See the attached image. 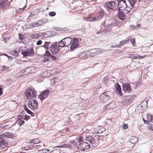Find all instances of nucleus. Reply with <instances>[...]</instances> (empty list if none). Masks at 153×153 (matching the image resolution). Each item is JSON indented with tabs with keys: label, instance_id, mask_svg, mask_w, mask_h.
I'll return each instance as SVG.
<instances>
[{
	"label": "nucleus",
	"instance_id": "1",
	"mask_svg": "<svg viewBox=\"0 0 153 153\" xmlns=\"http://www.w3.org/2000/svg\"><path fill=\"white\" fill-rule=\"evenodd\" d=\"M14 137L13 134L8 132L3 133L2 134L0 135V145L3 149L6 147L8 146V143L7 139V138L13 139Z\"/></svg>",
	"mask_w": 153,
	"mask_h": 153
},
{
	"label": "nucleus",
	"instance_id": "2",
	"mask_svg": "<svg viewBox=\"0 0 153 153\" xmlns=\"http://www.w3.org/2000/svg\"><path fill=\"white\" fill-rule=\"evenodd\" d=\"M116 1H108L106 2L104 5L105 9L109 12H114V13H112L115 14L117 13V9H116L117 3Z\"/></svg>",
	"mask_w": 153,
	"mask_h": 153
},
{
	"label": "nucleus",
	"instance_id": "3",
	"mask_svg": "<svg viewBox=\"0 0 153 153\" xmlns=\"http://www.w3.org/2000/svg\"><path fill=\"white\" fill-rule=\"evenodd\" d=\"M117 4V10H120L123 11L125 10L127 11L126 12H125V13H127L131 11V7H129V6L128 5V2L125 0H121L119 1Z\"/></svg>",
	"mask_w": 153,
	"mask_h": 153
},
{
	"label": "nucleus",
	"instance_id": "4",
	"mask_svg": "<svg viewBox=\"0 0 153 153\" xmlns=\"http://www.w3.org/2000/svg\"><path fill=\"white\" fill-rule=\"evenodd\" d=\"M51 43V42H45V44L43 45V47L47 50H48V47ZM45 58L47 59L48 61H55L56 59V57L52 55L49 51H46L45 54Z\"/></svg>",
	"mask_w": 153,
	"mask_h": 153
},
{
	"label": "nucleus",
	"instance_id": "5",
	"mask_svg": "<svg viewBox=\"0 0 153 153\" xmlns=\"http://www.w3.org/2000/svg\"><path fill=\"white\" fill-rule=\"evenodd\" d=\"M25 95L26 99L28 100L35 97L37 95V94L36 91L34 89L27 88L25 91Z\"/></svg>",
	"mask_w": 153,
	"mask_h": 153
},
{
	"label": "nucleus",
	"instance_id": "6",
	"mask_svg": "<svg viewBox=\"0 0 153 153\" xmlns=\"http://www.w3.org/2000/svg\"><path fill=\"white\" fill-rule=\"evenodd\" d=\"M111 92L106 91L102 94L100 97V101L102 102H106L111 99Z\"/></svg>",
	"mask_w": 153,
	"mask_h": 153
},
{
	"label": "nucleus",
	"instance_id": "7",
	"mask_svg": "<svg viewBox=\"0 0 153 153\" xmlns=\"http://www.w3.org/2000/svg\"><path fill=\"white\" fill-rule=\"evenodd\" d=\"M104 25H105V26L104 27L103 26H102L100 27V30L97 32V34L100 33H105L108 31H110L111 30L112 27L114 26H112V25H108V24H104Z\"/></svg>",
	"mask_w": 153,
	"mask_h": 153
},
{
	"label": "nucleus",
	"instance_id": "8",
	"mask_svg": "<svg viewBox=\"0 0 153 153\" xmlns=\"http://www.w3.org/2000/svg\"><path fill=\"white\" fill-rule=\"evenodd\" d=\"M86 142H89V144L93 147H95L97 146V143H96V140L91 136H87L85 138Z\"/></svg>",
	"mask_w": 153,
	"mask_h": 153
},
{
	"label": "nucleus",
	"instance_id": "9",
	"mask_svg": "<svg viewBox=\"0 0 153 153\" xmlns=\"http://www.w3.org/2000/svg\"><path fill=\"white\" fill-rule=\"evenodd\" d=\"M34 51L33 49H27L25 50L24 51L19 52V54H22L23 56L25 57L27 56H31L34 54Z\"/></svg>",
	"mask_w": 153,
	"mask_h": 153
},
{
	"label": "nucleus",
	"instance_id": "10",
	"mask_svg": "<svg viewBox=\"0 0 153 153\" xmlns=\"http://www.w3.org/2000/svg\"><path fill=\"white\" fill-rule=\"evenodd\" d=\"M38 104L37 101L34 99L30 100L28 102V106L31 109L37 108Z\"/></svg>",
	"mask_w": 153,
	"mask_h": 153
},
{
	"label": "nucleus",
	"instance_id": "11",
	"mask_svg": "<svg viewBox=\"0 0 153 153\" xmlns=\"http://www.w3.org/2000/svg\"><path fill=\"white\" fill-rule=\"evenodd\" d=\"M104 24H108L112 25V26H115L117 25V22L116 20L112 18H109L106 19L104 23L102 24V26H104Z\"/></svg>",
	"mask_w": 153,
	"mask_h": 153
},
{
	"label": "nucleus",
	"instance_id": "12",
	"mask_svg": "<svg viewBox=\"0 0 153 153\" xmlns=\"http://www.w3.org/2000/svg\"><path fill=\"white\" fill-rule=\"evenodd\" d=\"M49 49L50 51L53 54H56L59 51V48L57 46V42L54 44H51Z\"/></svg>",
	"mask_w": 153,
	"mask_h": 153
},
{
	"label": "nucleus",
	"instance_id": "13",
	"mask_svg": "<svg viewBox=\"0 0 153 153\" xmlns=\"http://www.w3.org/2000/svg\"><path fill=\"white\" fill-rule=\"evenodd\" d=\"M91 145L87 142H84L79 144L78 148L82 151H85L90 148Z\"/></svg>",
	"mask_w": 153,
	"mask_h": 153
},
{
	"label": "nucleus",
	"instance_id": "14",
	"mask_svg": "<svg viewBox=\"0 0 153 153\" xmlns=\"http://www.w3.org/2000/svg\"><path fill=\"white\" fill-rule=\"evenodd\" d=\"M50 92V91L48 90L44 91L41 94L38 95L39 98L42 101L47 97Z\"/></svg>",
	"mask_w": 153,
	"mask_h": 153
},
{
	"label": "nucleus",
	"instance_id": "15",
	"mask_svg": "<svg viewBox=\"0 0 153 153\" xmlns=\"http://www.w3.org/2000/svg\"><path fill=\"white\" fill-rule=\"evenodd\" d=\"M78 42V40L77 39L75 38H74L73 40H72L71 45L70 47V49L71 50H73L78 46L79 45Z\"/></svg>",
	"mask_w": 153,
	"mask_h": 153
},
{
	"label": "nucleus",
	"instance_id": "16",
	"mask_svg": "<svg viewBox=\"0 0 153 153\" xmlns=\"http://www.w3.org/2000/svg\"><path fill=\"white\" fill-rule=\"evenodd\" d=\"M8 5L7 0H0V8L6 9Z\"/></svg>",
	"mask_w": 153,
	"mask_h": 153
},
{
	"label": "nucleus",
	"instance_id": "17",
	"mask_svg": "<svg viewBox=\"0 0 153 153\" xmlns=\"http://www.w3.org/2000/svg\"><path fill=\"white\" fill-rule=\"evenodd\" d=\"M63 42H64L65 46H68L71 44L72 42V39L69 37H66L63 39Z\"/></svg>",
	"mask_w": 153,
	"mask_h": 153
},
{
	"label": "nucleus",
	"instance_id": "18",
	"mask_svg": "<svg viewBox=\"0 0 153 153\" xmlns=\"http://www.w3.org/2000/svg\"><path fill=\"white\" fill-rule=\"evenodd\" d=\"M130 84L128 83H126L123 85V91H126L128 93L131 91Z\"/></svg>",
	"mask_w": 153,
	"mask_h": 153
},
{
	"label": "nucleus",
	"instance_id": "19",
	"mask_svg": "<svg viewBox=\"0 0 153 153\" xmlns=\"http://www.w3.org/2000/svg\"><path fill=\"white\" fill-rule=\"evenodd\" d=\"M118 12V17L121 20H124L126 19V15L124 13L123 11L120 10H118L117 12Z\"/></svg>",
	"mask_w": 153,
	"mask_h": 153
},
{
	"label": "nucleus",
	"instance_id": "20",
	"mask_svg": "<svg viewBox=\"0 0 153 153\" xmlns=\"http://www.w3.org/2000/svg\"><path fill=\"white\" fill-rule=\"evenodd\" d=\"M128 3V5L129 6V7H131V10L132 8H133L134 4L136 3L137 0H127Z\"/></svg>",
	"mask_w": 153,
	"mask_h": 153
},
{
	"label": "nucleus",
	"instance_id": "21",
	"mask_svg": "<svg viewBox=\"0 0 153 153\" xmlns=\"http://www.w3.org/2000/svg\"><path fill=\"white\" fill-rule=\"evenodd\" d=\"M115 87L117 93H118L120 96L123 95V94L122 92L120 86L118 83L116 85Z\"/></svg>",
	"mask_w": 153,
	"mask_h": 153
},
{
	"label": "nucleus",
	"instance_id": "22",
	"mask_svg": "<svg viewBox=\"0 0 153 153\" xmlns=\"http://www.w3.org/2000/svg\"><path fill=\"white\" fill-rule=\"evenodd\" d=\"M103 15L101 13H99L97 14V17L94 18L92 20H90V21H97L101 19L103 16Z\"/></svg>",
	"mask_w": 153,
	"mask_h": 153
},
{
	"label": "nucleus",
	"instance_id": "23",
	"mask_svg": "<svg viewBox=\"0 0 153 153\" xmlns=\"http://www.w3.org/2000/svg\"><path fill=\"white\" fill-rule=\"evenodd\" d=\"M130 142L133 144H135L138 142V138L136 137L133 136L131 137Z\"/></svg>",
	"mask_w": 153,
	"mask_h": 153
},
{
	"label": "nucleus",
	"instance_id": "24",
	"mask_svg": "<svg viewBox=\"0 0 153 153\" xmlns=\"http://www.w3.org/2000/svg\"><path fill=\"white\" fill-rule=\"evenodd\" d=\"M129 56L130 57L131 56V57L133 58H137L138 59H141L144 58L145 56H141L137 54H130L129 55Z\"/></svg>",
	"mask_w": 153,
	"mask_h": 153
},
{
	"label": "nucleus",
	"instance_id": "25",
	"mask_svg": "<svg viewBox=\"0 0 153 153\" xmlns=\"http://www.w3.org/2000/svg\"><path fill=\"white\" fill-rule=\"evenodd\" d=\"M26 71H27V74L33 72L35 69V68L34 67H29L27 68Z\"/></svg>",
	"mask_w": 153,
	"mask_h": 153
},
{
	"label": "nucleus",
	"instance_id": "26",
	"mask_svg": "<svg viewBox=\"0 0 153 153\" xmlns=\"http://www.w3.org/2000/svg\"><path fill=\"white\" fill-rule=\"evenodd\" d=\"M47 20L46 19H40L37 22H38V25L39 26L42 25L47 22Z\"/></svg>",
	"mask_w": 153,
	"mask_h": 153
},
{
	"label": "nucleus",
	"instance_id": "27",
	"mask_svg": "<svg viewBox=\"0 0 153 153\" xmlns=\"http://www.w3.org/2000/svg\"><path fill=\"white\" fill-rule=\"evenodd\" d=\"M40 140L38 138H35L30 141V143L37 144L40 142Z\"/></svg>",
	"mask_w": 153,
	"mask_h": 153
},
{
	"label": "nucleus",
	"instance_id": "28",
	"mask_svg": "<svg viewBox=\"0 0 153 153\" xmlns=\"http://www.w3.org/2000/svg\"><path fill=\"white\" fill-rule=\"evenodd\" d=\"M60 153V149L58 147L57 148H55L54 149L51 151L50 153Z\"/></svg>",
	"mask_w": 153,
	"mask_h": 153
},
{
	"label": "nucleus",
	"instance_id": "29",
	"mask_svg": "<svg viewBox=\"0 0 153 153\" xmlns=\"http://www.w3.org/2000/svg\"><path fill=\"white\" fill-rule=\"evenodd\" d=\"M126 43L125 40L122 41L120 42L119 44L117 45H115V46L118 48H120L124 45Z\"/></svg>",
	"mask_w": 153,
	"mask_h": 153
},
{
	"label": "nucleus",
	"instance_id": "30",
	"mask_svg": "<svg viewBox=\"0 0 153 153\" xmlns=\"http://www.w3.org/2000/svg\"><path fill=\"white\" fill-rule=\"evenodd\" d=\"M58 45L59 47H65V44L63 42V39H62L61 41H59L58 42Z\"/></svg>",
	"mask_w": 153,
	"mask_h": 153
},
{
	"label": "nucleus",
	"instance_id": "31",
	"mask_svg": "<svg viewBox=\"0 0 153 153\" xmlns=\"http://www.w3.org/2000/svg\"><path fill=\"white\" fill-rule=\"evenodd\" d=\"M38 23V22L32 23L30 24V27L31 28L38 27L39 26V25Z\"/></svg>",
	"mask_w": 153,
	"mask_h": 153
},
{
	"label": "nucleus",
	"instance_id": "32",
	"mask_svg": "<svg viewBox=\"0 0 153 153\" xmlns=\"http://www.w3.org/2000/svg\"><path fill=\"white\" fill-rule=\"evenodd\" d=\"M17 123H18V125L20 126L25 123V121L24 120H17Z\"/></svg>",
	"mask_w": 153,
	"mask_h": 153
},
{
	"label": "nucleus",
	"instance_id": "33",
	"mask_svg": "<svg viewBox=\"0 0 153 153\" xmlns=\"http://www.w3.org/2000/svg\"><path fill=\"white\" fill-rule=\"evenodd\" d=\"M96 50L94 49L91 51L90 52V54L91 56H93L96 54Z\"/></svg>",
	"mask_w": 153,
	"mask_h": 153
},
{
	"label": "nucleus",
	"instance_id": "34",
	"mask_svg": "<svg viewBox=\"0 0 153 153\" xmlns=\"http://www.w3.org/2000/svg\"><path fill=\"white\" fill-rule=\"evenodd\" d=\"M22 75H26L28 74L27 73L26 69L25 68L23 69L20 72Z\"/></svg>",
	"mask_w": 153,
	"mask_h": 153
},
{
	"label": "nucleus",
	"instance_id": "35",
	"mask_svg": "<svg viewBox=\"0 0 153 153\" xmlns=\"http://www.w3.org/2000/svg\"><path fill=\"white\" fill-rule=\"evenodd\" d=\"M25 115H19L17 116L18 118L17 120H24Z\"/></svg>",
	"mask_w": 153,
	"mask_h": 153
},
{
	"label": "nucleus",
	"instance_id": "36",
	"mask_svg": "<svg viewBox=\"0 0 153 153\" xmlns=\"http://www.w3.org/2000/svg\"><path fill=\"white\" fill-rule=\"evenodd\" d=\"M9 68L10 67H6L5 66H3L2 67L1 70L2 71H8L9 70Z\"/></svg>",
	"mask_w": 153,
	"mask_h": 153
},
{
	"label": "nucleus",
	"instance_id": "37",
	"mask_svg": "<svg viewBox=\"0 0 153 153\" xmlns=\"http://www.w3.org/2000/svg\"><path fill=\"white\" fill-rule=\"evenodd\" d=\"M61 147H63V148H67L68 149L71 148V146L70 145L68 144H63L62 145H61L60 146Z\"/></svg>",
	"mask_w": 153,
	"mask_h": 153
},
{
	"label": "nucleus",
	"instance_id": "38",
	"mask_svg": "<svg viewBox=\"0 0 153 153\" xmlns=\"http://www.w3.org/2000/svg\"><path fill=\"white\" fill-rule=\"evenodd\" d=\"M48 151L46 149H43L42 150H39L38 153H46V152Z\"/></svg>",
	"mask_w": 153,
	"mask_h": 153
},
{
	"label": "nucleus",
	"instance_id": "39",
	"mask_svg": "<svg viewBox=\"0 0 153 153\" xmlns=\"http://www.w3.org/2000/svg\"><path fill=\"white\" fill-rule=\"evenodd\" d=\"M56 15V12H54V11L51 12L49 13V15L50 16H51V17L53 16H55Z\"/></svg>",
	"mask_w": 153,
	"mask_h": 153
},
{
	"label": "nucleus",
	"instance_id": "40",
	"mask_svg": "<svg viewBox=\"0 0 153 153\" xmlns=\"http://www.w3.org/2000/svg\"><path fill=\"white\" fill-rule=\"evenodd\" d=\"M24 107L25 110L29 114L31 113V111L27 107V106L26 105H24Z\"/></svg>",
	"mask_w": 153,
	"mask_h": 153
},
{
	"label": "nucleus",
	"instance_id": "41",
	"mask_svg": "<svg viewBox=\"0 0 153 153\" xmlns=\"http://www.w3.org/2000/svg\"><path fill=\"white\" fill-rule=\"evenodd\" d=\"M148 115V119L149 121H152V116L151 114L148 115Z\"/></svg>",
	"mask_w": 153,
	"mask_h": 153
},
{
	"label": "nucleus",
	"instance_id": "42",
	"mask_svg": "<svg viewBox=\"0 0 153 153\" xmlns=\"http://www.w3.org/2000/svg\"><path fill=\"white\" fill-rule=\"evenodd\" d=\"M124 99L126 100H129L131 99V96L130 95L126 96L124 97Z\"/></svg>",
	"mask_w": 153,
	"mask_h": 153
},
{
	"label": "nucleus",
	"instance_id": "43",
	"mask_svg": "<svg viewBox=\"0 0 153 153\" xmlns=\"http://www.w3.org/2000/svg\"><path fill=\"white\" fill-rule=\"evenodd\" d=\"M101 130L98 131V132H99V133H101L102 132L104 131H105V128L104 127H101Z\"/></svg>",
	"mask_w": 153,
	"mask_h": 153
},
{
	"label": "nucleus",
	"instance_id": "44",
	"mask_svg": "<svg viewBox=\"0 0 153 153\" xmlns=\"http://www.w3.org/2000/svg\"><path fill=\"white\" fill-rule=\"evenodd\" d=\"M123 129H126L128 128V124H124L123 126Z\"/></svg>",
	"mask_w": 153,
	"mask_h": 153
},
{
	"label": "nucleus",
	"instance_id": "45",
	"mask_svg": "<svg viewBox=\"0 0 153 153\" xmlns=\"http://www.w3.org/2000/svg\"><path fill=\"white\" fill-rule=\"evenodd\" d=\"M42 43V42L41 40H39L37 41L36 42V45H39L41 44Z\"/></svg>",
	"mask_w": 153,
	"mask_h": 153
},
{
	"label": "nucleus",
	"instance_id": "46",
	"mask_svg": "<svg viewBox=\"0 0 153 153\" xmlns=\"http://www.w3.org/2000/svg\"><path fill=\"white\" fill-rule=\"evenodd\" d=\"M30 116H27L26 115H25V117H24V120L27 121L30 119Z\"/></svg>",
	"mask_w": 153,
	"mask_h": 153
},
{
	"label": "nucleus",
	"instance_id": "47",
	"mask_svg": "<svg viewBox=\"0 0 153 153\" xmlns=\"http://www.w3.org/2000/svg\"><path fill=\"white\" fill-rule=\"evenodd\" d=\"M19 38L21 40H23L24 39L23 36L22 35L21 33L19 34Z\"/></svg>",
	"mask_w": 153,
	"mask_h": 153
},
{
	"label": "nucleus",
	"instance_id": "48",
	"mask_svg": "<svg viewBox=\"0 0 153 153\" xmlns=\"http://www.w3.org/2000/svg\"><path fill=\"white\" fill-rule=\"evenodd\" d=\"M131 39H132L131 37H128V39L125 40V41L126 42V43H127V42L130 41H131Z\"/></svg>",
	"mask_w": 153,
	"mask_h": 153
},
{
	"label": "nucleus",
	"instance_id": "49",
	"mask_svg": "<svg viewBox=\"0 0 153 153\" xmlns=\"http://www.w3.org/2000/svg\"><path fill=\"white\" fill-rule=\"evenodd\" d=\"M131 42L132 43V45H133L135 43V38L133 39L132 38L131 40Z\"/></svg>",
	"mask_w": 153,
	"mask_h": 153
},
{
	"label": "nucleus",
	"instance_id": "50",
	"mask_svg": "<svg viewBox=\"0 0 153 153\" xmlns=\"http://www.w3.org/2000/svg\"><path fill=\"white\" fill-rule=\"evenodd\" d=\"M150 126H149V129L152 130H153V125L149 124Z\"/></svg>",
	"mask_w": 153,
	"mask_h": 153
},
{
	"label": "nucleus",
	"instance_id": "51",
	"mask_svg": "<svg viewBox=\"0 0 153 153\" xmlns=\"http://www.w3.org/2000/svg\"><path fill=\"white\" fill-rule=\"evenodd\" d=\"M112 103L111 102L110 103H109V104H108L107 105V108H110V109H112V108H110L109 107V106H110V105H112Z\"/></svg>",
	"mask_w": 153,
	"mask_h": 153
},
{
	"label": "nucleus",
	"instance_id": "52",
	"mask_svg": "<svg viewBox=\"0 0 153 153\" xmlns=\"http://www.w3.org/2000/svg\"><path fill=\"white\" fill-rule=\"evenodd\" d=\"M79 142H81L83 141V138L82 137H80L78 139Z\"/></svg>",
	"mask_w": 153,
	"mask_h": 153
},
{
	"label": "nucleus",
	"instance_id": "53",
	"mask_svg": "<svg viewBox=\"0 0 153 153\" xmlns=\"http://www.w3.org/2000/svg\"><path fill=\"white\" fill-rule=\"evenodd\" d=\"M26 7V6H24L23 7V8H20V10H19V11H20H20L22 12V11L24 10H25V8Z\"/></svg>",
	"mask_w": 153,
	"mask_h": 153
},
{
	"label": "nucleus",
	"instance_id": "54",
	"mask_svg": "<svg viewBox=\"0 0 153 153\" xmlns=\"http://www.w3.org/2000/svg\"><path fill=\"white\" fill-rule=\"evenodd\" d=\"M26 7V6H24L23 7V8H20V10H19V11H20H20L22 12V11L24 10H25V8Z\"/></svg>",
	"mask_w": 153,
	"mask_h": 153
},
{
	"label": "nucleus",
	"instance_id": "55",
	"mask_svg": "<svg viewBox=\"0 0 153 153\" xmlns=\"http://www.w3.org/2000/svg\"><path fill=\"white\" fill-rule=\"evenodd\" d=\"M143 121H144V123L145 124H147L148 125V124H149V122H148V121L145 120L144 119H143Z\"/></svg>",
	"mask_w": 153,
	"mask_h": 153
},
{
	"label": "nucleus",
	"instance_id": "56",
	"mask_svg": "<svg viewBox=\"0 0 153 153\" xmlns=\"http://www.w3.org/2000/svg\"><path fill=\"white\" fill-rule=\"evenodd\" d=\"M3 94L2 90V88L0 87V95H1Z\"/></svg>",
	"mask_w": 153,
	"mask_h": 153
},
{
	"label": "nucleus",
	"instance_id": "57",
	"mask_svg": "<svg viewBox=\"0 0 153 153\" xmlns=\"http://www.w3.org/2000/svg\"><path fill=\"white\" fill-rule=\"evenodd\" d=\"M143 108V106L141 105H140L137 107V108L139 109H140V108Z\"/></svg>",
	"mask_w": 153,
	"mask_h": 153
},
{
	"label": "nucleus",
	"instance_id": "58",
	"mask_svg": "<svg viewBox=\"0 0 153 153\" xmlns=\"http://www.w3.org/2000/svg\"><path fill=\"white\" fill-rule=\"evenodd\" d=\"M139 110V111L141 113H142L144 111L143 108H140V109Z\"/></svg>",
	"mask_w": 153,
	"mask_h": 153
},
{
	"label": "nucleus",
	"instance_id": "59",
	"mask_svg": "<svg viewBox=\"0 0 153 153\" xmlns=\"http://www.w3.org/2000/svg\"><path fill=\"white\" fill-rule=\"evenodd\" d=\"M138 1L139 2H140L141 1H144V2H145L146 1H149V0H138Z\"/></svg>",
	"mask_w": 153,
	"mask_h": 153
},
{
	"label": "nucleus",
	"instance_id": "60",
	"mask_svg": "<svg viewBox=\"0 0 153 153\" xmlns=\"http://www.w3.org/2000/svg\"><path fill=\"white\" fill-rule=\"evenodd\" d=\"M30 114L31 116H34V113H33L32 112H31V113H30L29 114Z\"/></svg>",
	"mask_w": 153,
	"mask_h": 153
},
{
	"label": "nucleus",
	"instance_id": "61",
	"mask_svg": "<svg viewBox=\"0 0 153 153\" xmlns=\"http://www.w3.org/2000/svg\"><path fill=\"white\" fill-rule=\"evenodd\" d=\"M141 26V25L140 24H138L137 25V26L136 27H135V28L136 29H137V27H140Z\"/></svg>",
	"mask_w": 153,
	"mask_h": 153
},
{
	"label": "nucleus",
	"instance_id": "62",
	"mask_svg": "<svg viewBox=\"0 0 153 153\" xmlns=\"http://www.w3.org/2000/svg\"><path fill=\"white\" fill-rule=\"evenodd\" d=\"M114 47L113 45H111V48H113Z\"/></svg>",
	"mask_w": 153,
	"mask_h": 153
},
{
	"label": "nucleus",
	"instance_id": "63",
	"mask_svg": "<svg viewBox=\"0 0 153 153\" xmlns=\"http://www.w3.org/2000/svg\"><path fill=\"white\" fill-rule=\"evenodd\" d=\"M19 153H27V152H20Z\"/></svg>",
	"mask_w": 153,
	"mask_h": 153
},
{
	"label": "nucleus",
	"instance_id": "64",
	"mask_svg": "<svg viewBox=\"0 0 153 153\" xmlns=\"http://www.w3.org/2000/svg\"><path fill=\"white\" fill-rule=\"evenodd\" d=\"M7 126H4V128H6V127H7Z\"/></svg>",
	"mask_w": 153,
	"mask_h": 153
}]
</instances>
